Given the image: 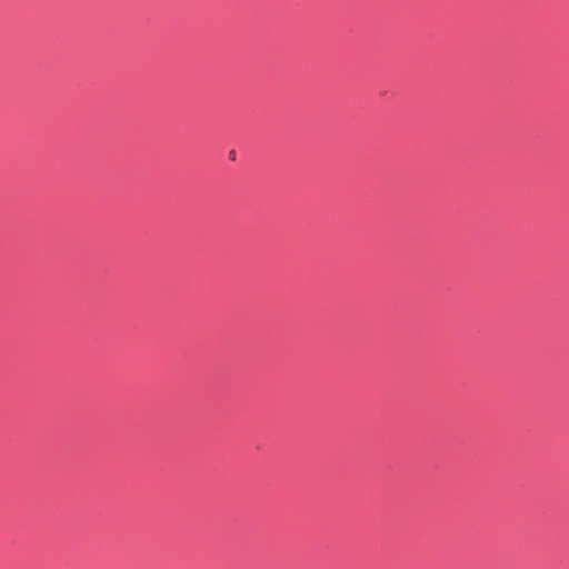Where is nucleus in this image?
Masks as SVG:
<instances>
[{
  "label": "nucleus",
  "mask_w": 569,
  "mask_h": 569,
  "mask_svg": "<svg viewBox=\"0 0 569 569\" xmlns=\"http://www.w3.org/2000/svg\"><path fill=\"white\" fill-rule=\"evenodd\" d=\"M229 157L231 160H234L236 159V152L234 151H230L229 152Z\"/></svg>",
  "instance_id": "obj_1"
}]
</instances>
